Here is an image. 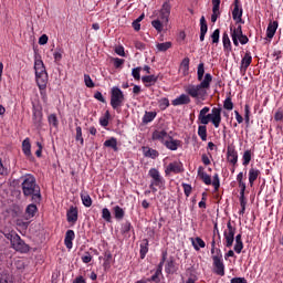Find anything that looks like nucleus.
I'll return each instance as SVG.
<instances>
[{
  "mask_svg": "<svg viewBox=\"0 0 283 283\" xmlns=\"http://www.w3.org/2000/svg\"><path fill=\"white\" fill-rule=\"evenodd\" d=\"M115 54H118V56H125V48L123 45L116 46Z\"/></svg>",
  "mask_w": 283,
  "mask_h": 283,
  "instance_id": "60",
  "label": "nucleus"
},
{
  "mask_svg": "<svg viewBox=\"0 0 283 283\" xmlns=\"http://www.w3.org/2000/svg\"><path fill=\"white\" fill-rule=\"evenodd\" d=\"M32 145L30 144V138H25L22 142V151L25 156H31L32 155Z\"/></svg>",
  "mask_w": 283,
  "mask_h": 283,
  "instance_id": "31",
  "label": "nucleus"
},
{
  "mask_svg": "<svg viewBox=\"0 0 283 283\" xmlns=\"http://www.w3.org/2000/svg\"><path fill=\"white\" fill-rule=\"evenodd\" d=\"M209 27L207 25V20L205 19V15L200 18V32L206 33L208 32Z\"/></svg>",
  "mask_w": 283,
  "mask_h": 283,
  "instance_id": "46",
  "label": "nucleus"
},
{
  "mask_svg": "<svg viewBox=\"0 0 283 283\" xmlns=\"http://www.w3.org/2000/svg\"><path fill=\"white\" fill-rule=\"evenodd\" d=\"M123 103H125V94L118 86H113L111 90V107L118 109V107H123Z\"/></svg>",
  "mask_w": 283,
  "mask_h": 283,
  "instance_id": "8",
  "label": "nucleus"
},
{
  "mask_svg": "<svg viewBox=\"0 0 283 283\" xmlns=\"http://www.w3.org/2000/svg\"><path fill=\"white\" fill-rule=\"evenodd\" d=\"M148 176L151 178L149 189H151L153 193H156L158 189L156 187H164L165 186V179L163 176H160V171L156 168H150L148 171Z\"/></svg>",
  "mask_w": 283,
  "mask_h": 283,
  "instance_id": "7",
  "label": "nucleus"
},
{
  "mask_svg": "<svg viewBox=\"0 0 283 283\" xmlns=\"http://www.w3.org/2000/svg\"><path fill=\"white\" fill-rule=\"evenodd\" d=\"M181 70L184 72H189V57H185L180 64Z\"/></svg>",
  "mask_w": 283,
  "mask_h": 283,
  "instance_id": "56",
  "label": "nucleus"
},
{
  "mask_svg": "<svg viewBox=\"0 0 283 283\" xmlns=\"http://www.w3.org/2000/svg\"><path fill=\"white\" fill-rule=\"evenodd\" d=\"M198 136L201 138V140H207V126L201 125L198 127Z\"/></svg>",
  "mask_w": 283,
  "mask_h": 283,
  "instance_id": "42",
  "label": "nucleus"
},
{
  "mask_svg": "<svg viewBox=\"0 0 283 283\" xmlns=\"http://www.w3.org/2000/svg\"><path fill=\"white\" fill-rule=\"evenodd\" d=\"M242 8H240V1L234 0V8L232 10L233 21H235L237 23H244V21H242Z\"/></svg>",
  "mask_w": 283,
  "mask_h": 283,
  "instance_id": "16",
  "label": "nucleus"
},
{
  "mask_svg": "<svg viewBox=\"0 0 283 283\" xmlns=\"http://www.w3.org/2000/svg\"><path fill=\"white\" fill-rule=\"evenodd\" d=\"M22 193L24 198H31L32 202H41V187L36 184V178L25 175L22 178Z\"/></svg>",
  "mask_w": 283,
  "mask_h": 283,
  "instance_id": "2",
  "label": "nucleus"
},
{
  "mask_svg": "<svg viewBox=\"0 0 283 283\" xmlns=\"http://www.w3.org/2000/svg\"><path fill=\"white\" fill-rule=\"evenodd\" d=\"M210 109L209 106H205L200 111L198 119L201 125H209V123H212L213 127L218 129L222 123V107H213L209 114Z\"/></svg>",
  "mask_w": 283,
  "mask_h": 283,
  "instance_id": "3",
  "label": "nucleus"
},
{
  "mask_svg": "<svg viewBox=\"0 0 283 283\" xmlns=\"http://www.w3.org/2000/svg\"><path fill=\"white\" fill-rule=\"evenodd\" d=\"M104 147H111V149L118 151V140L115 137H112L104 142Z\"/></svg>",
  "mask_w": 283,
  "mask_h": 283,
  "instance_id": "30",
  "label": "nucleus"
},
{
  "mask_svg": "<svg viewBox=\"0 0 283 283\" xmlns=\"http://www.w3.org/2000/svg\"><path fill=\"white\" fill-rule=\"evenodd\" d=\"M212 43H220V29H216L211 34Z\"/></svg>",
  "mask_w": 283,
  "mask_h": 283,
  "instance_id": "49",
  "label": "nucleus"
},
{
  "mask_svg": "<svg viewBox=\"0 0 283 283\" xmlns=\"http://www.w3.org/2000/svg\"><path fill=\"white\" fill-rule=\"evenodd\" d=\"M81 200H82L84 207H92V197H90V195H87V192L81 193Z\"/></svg>",
  "mask_w": 283,
  "mask_h": 283,
  "instance_id": "40",
  "label": "nucleus"
},
{
  "mask_svg": "<svg viewBox=\"0 0 283 283\" xmlns=\"http://www.w3.org/2000/svg\"><path fill=\"white\" fill-rule=\"evenodd\" d=\"M252 61H253V56H251V52L247 51L244 56L241 60V66H240L241 72H247Z\"/></svg>",
  "mask_w": 283,
  "mask_h": 283,
  "instance_id": "19",
  "label": "nucleus"
},
{
  "mask_svg": "<svg viewBox=\"0 0 283 283\" xmlns=\"http://www.w3.org/2000/svg\"><path fill=\"white\" fill-rule=\"evenodd\" d=\"M142 151H143L145 158H151L153 160L158 158V156H160L158 150H156L154 148H149L148 146H143Z\"/></svg>",
  "mask_w": 283,
  "mask_h": 283,
  "instance_id": "20",
  "label": "nucleus"
},
{
  "mask_svg": "<svg viewBox=\"0 0 283 283\" xmlns=\"http://www.w3.org/2000/svg\"><path fill=\"white\" fill-rule=\"evenodd\" d=\"M147 241L144 244H140V258L142 260H145V255H147V253L149 252V248L147 247Z\"/></svg>",
  "mask_w": 283,
  "mask_h": 283,
  "instance_id": "48",
  "label": "nucleus"
},
{
  "mask_svg": "<svg viewBox=\"0 0 283 283\" xmlns=\"http://www.w3.org/2000/svg\"><path fill=\"white\" fill-rule=\"evenodd\" d=\"M184 192H185V196H187V198H189V196H191V185L184 184Z\"/></svg>",
  "mask_w": 283,
  "mask_h": 283,
  "instance_id": "61",
  "label": "nucleus"
},
{
  "mask_svg": "<svg viewBox=\"0 0 283 283\" xmlns=\"http://www.w3.org/2000/svg\"><path fill=\"white\" fill-rule=\"evenodd\" d=\"M42 119H43V113H41V111H33L34 123H41Z\"/></svg>",
  "mask_w": 283,
  "mask_h": 283,
  "instance_id": "52",
  "label": "nucleus"
},
{
  "mask_svg": "<svg viewBox=\"0 0 283 283\" xmlns=\"http://www.w3.org/2000/svg\"><path fill=\"white\" fill-rule=\"evenodd\" d=\"M251 116V108L249 107V104L244 105V120L245 123H249Z\"/></svg>",
  "mask_w": 283,
  "mask_h": 283,
  "instance_id": "55",
  "label": "nucleus"
},
{
  "mask_svg": "<svg viewBox=\"0 0 283 283\" xmlns=\"http://www.w3.org/2000/svg\"><path fill=\"white\" fill-rule=\"evenodd\" d=\"M259 177H260V169L250 168V170H249L250 187H253V184L255 182V180H258Z\"/></svg>",
  "mask_w": 283,
  "mask_h": 283,
  "instance_id": "28",
  "label": "nucleus"
},
{
  "mask_svg": "<svg viewBox=\"0 0 283 283\" xmlns=\"http://www.w3.org/2000/svg\"><path fill=\"white\" fill-rule=\"evenodd\" d=\"M142 81H143L145 87H151L153 85H156V83H158V76L157 75H145L142 77Z\"/></svg>",
  "mask_w": 283,
  "mask_h": 283,
  "instance_id": "24",
  "label": "nucleus"
},
{
  "mask_svg": "<svg viewBox=\"0 0 283 283\" xmlns=\"http://www.w3.org/2000/svg\"><path fill=\"white\" fill-rule=\"evenodd\" d=\"M218 17H220V0H212L211 22L216 23Z\"/></svg>",
  "mask_w": 283,
  "mask_h": 283,
  "instance_id": "22",
  "label": "nucleus"
},
{
  "mask_svg": "<svg viewBox=\"0 0 283 283\" xmlns=\"http://www.w3.org/2000/svg\"><path fill=\"white\" fill-rule=\"evenodd\" d=\"M113 211L116 220H123L125 218V210H123V208L119 206H115Z\"/></svg>",
  "mask_w": 283,
  "mask_h": 283,
  "instance_id": "34",
  "label": "nucleus"
},
{
  "mask_svg": "<svg viewBox=\"0 0 283 283\" xmlns=\"http://www.w3.org/2000/svg\"><path fill=\"white\" fill-rule=\"evenodd\" d=\"M82 262L84 264H90V262H92V254H90V252H85L84 255H82Z\"/></svg>",
  "mask_w": 283,
  "mask_h": 283,
  "instance_id": "59",
  "label": "nucleus"
},
{
  "mask_svg": "<svg viewBox=\"0 0 283 283\" xmlns=\"http://www.w3.org/2000/svg\"><path fill=\"white\" fill-rule=\"evenodd\" d=\"M36 211H39V209L36 208V205L34 203L29 205L25 209L27 218H34Z\"/></svg>",
  "mask_w": 283,
  "mask_h": 283,
  "instance_id": "32",
  "label": "nucleus"
},
{
  "mask_svg": "<svg viewBox=\"0 0 283 283\" xmlns=\"http://www.w3.org/2000/svg\"><path fill=\"white\" fill-rule=\"evenodd\" d=\"M227 160L230 165H238V150H235V146H228L227 148Z\"/></svg>",
  "mask_w": 283,
  "mask_h": 283,
  "instance_id": "15",
  "label": "nucleus"
},
{
  "mask_svg": "<svg viewBox=\"0 0 283 283\" xmlns=\"http://www.w3.org/2000/svg\"><path fill=\"white\" fill-rule=\"evenodd\" d=\"M75 130H76L75 140L77 143H81L82 146H84L85 145V139H83V128H81V126H77L75 128Z\"/></svg>",
  "mask_w": 283,
  "mask_h": 283,
  "instance_id": "39",
  "label": "nucleus"
},
{
  "mask_svg": "<svg viewBox=\"0 0 283 283\" xmlns=\"http://www.w3.org/2000/svg\"><path fill=\"white\" fill-rule=\"evenodd\" d=\"M242 249H244V243L242 241H235V244H234L235 253H242Z\"/></svg>",
  "mask_w": 283,
  "mask_h": 283,
  "instance_id": "58",
  "label": "nucleus"
},
{
  "mask_svg": "<svg viewBox=\"0 0 283 283\" xmlns=\"http://www.w3.org/2000/svg\"><path fill=\"white\" fill-rule=\"evenodd\" d=\"M230 36L232 39V43L233 45H235V48H238L241 43V45H247V43H249V36H247L243 32H242V25H238V27H230Z\"/></svg>",
  "mask_w": 283,
  "mask_h": 283,
  "instance_id": "6",
  "label": "nucleus"
},
{
  "mask_svg": "<svg viewBox=\"0 0 283 283\" xmlns=\"http://www.w3.org/2000/svg\"><path fill=\"white\" fill-rule=\"evenodd\" d=\"M49 125L52 127H59V118L56 117V114H51L48 117Z\"/></svg>",
  "mask_w": 283,
  "mask_h": 283,
  "instance_id": "44",
  "label": "nucleus"
},
{
  "mask_svg": "<svg viewBox=\"0 0 283 283\" xmlns=\"http://www.w3.org/2000/svg\"><path fill=\"white\" fill-rule=\"evenodd\" d=\"M184 171L185 169L182 168V163L180 161H172L165 169L166 176H170L171 174H182Z\"/></svg>",
  "mask_w": 283,
  "mask_h": 283,
  "instance_id": "13",
  "label": "nucleus"
},
{
  "mask_svg": "<svg viewBox=\"0 0 283 283\" xmlns=\"http://www.w3.org/2000/svg\"><path fill=\"white\" fill-rule=\"evenodd\" d=\"M203 78H205V63H200L197 69V80L200 81V83H202V81H205Z\"/></svg>",
  "mask_w": 283,
  "mask_h": 283,
  "instance_id": "38",
  "label": "nucleus"
},
{
  "mask_svg": "<svg viewBox=\"0 0 283 283\" xmlns=\"http://www.w3.org/2000/svg\"><path fill=\"white\" fill-rule=\"evenodd\" d=\"M190 241L195 251H200V249H205V247H207V243H205V240L200 237L190 238Z\"/></svg>",
  "mask_w": 283,
  "mask_h": 283,
  "instance_id": "25",
  "label": "nucleus"
},
{
  "mask_svg": "<svg viewBox=\"0 0 283 283\" xmlns=\"http://www.w3.org/2000/svg\"><path fill=\"white\" fill-rule=\"evenodd\" d=\"M252 156H253V153L249 149L243 153V156H242V160H243L242 166L243 167H247L249 165V163H251Z\"/></svg>",
  "mask_w": 283,
  "mask_h": 283,
  "instance_id": "36",
  "label": "nucleus"
},
{
  "mask_svg": "<svg viewBox=\"0 0 283 283\" xmlns=\"http://www.w3.org/2000/svg\"><path fill=\"white\" fill-rule=\"evenodd\" d=\"M48 35L46 34H42L39 39V45H46L48 44Z\"/></svg>",
  "mask_w": 283,
  "mask_h": 283,
  "instance_id": "63",
  "label": "nucleus"
},
{
  "mask_svg": "<svg viewBox=\"0 0 283 283\" xmlns=\"http://www.w3.org/2000/svg\"><path fill=\"white\" fill-rule=\"evenodd\" d=\"M182 142L178 139H174V137L169 136L165 142V147L168 148L170 151H177L178 147H180Z\"/></svg>",
  "mask_w": 283,
  "mask_h": 283,
  "instance_id": "17",
  "label": "nucleus"
},
{
  "mask_svg": "<svg viewBox=\"0 0 283 283\" xmlns=\"http://www.w3.org/2000/svg\"><path fill=\"white\" fill-rule=\"evenodd\" d=\"M163 280V263L158 264L155 273L147 279V282L150 283H160V281Z\"/></svg>",
  "mask_w": 283,
  "mask_h": 283,
  "instance_id": "18",
  "label": "nucleus"
},
{
  "mask_svg": "<svg viewBox=\"0 0 283 283\" xmlns=\"http://www.w3.org/2000/svg\"><path fill=\"white\" fill-rule=\"evenodd\" d=\"M102 218L106 222H112V212H109V209L103 208V210H102Z\"/></svg>",
  "mask_w": 283,
  "mask_h": 283,
  "instance_id": "45",
  "label": "nucleus"
},
{
  "mask_svg": "<svg viewBox=\"0 0 283 283\" xmlns=\"http://www.w3.org/2000/svg\"><path fill=\"white\" fill-rule=\"evenodd\" d=\"M198 176L205 185H212L214 187V191L220 189V176H218V174L213 176V180L211 181V177L205 171V167L200 166L198 168Z\"/></svg>",
  "mask_w": 283,
  "mask_h": 283,
  "instance_id": "9",
  "label": "nucleus"
},
{
  "mask_svg": "<svg viewBox=\"0 0 283 283\" xmlns=\"http://www.w3.org/2000/svg\"><path fill=\"white\" fill-rule=\"evenodd\" d=\"M214 273L224 276V262H222V250L217 249V254L212 255Z\"/></svg>",
  "mask_w": 283,
  "mask_h": 283,
  "instance_id": "11",
  "label": "nucleus"
},
{
  "mask_svg": "<svg viewBox=\"0 0 283 283\" xmlns=\"http://www.w3.org/2000/svg\"><path fill=\"white\" fill-rule=\"evenodd\" d=\"M223 107H224V109H228L229 112H231V109H233V102L231 101V97H227L224 99Z\"/></svg>",
  "mask_w": 283,
  "mask_h": 283,
  "instance_id": "50",
  "label": "nucleus"
},
{
  "mask_svg": "<svg viewBox=\"0 0 283 283\" xmlns=\"http://www.w3.org/2000/svg\"><path fill=\"white\" fill-rule=\"evenodd\" d=\"M159 107L160 109H167L169 107V99L167 97H164L159 101Z\"/></svg>",
  "mask_w": 283,
  "mask_h": 283,
  "instance_id": "57",
  "label": "nucleus"
},
{
  "mask_svg": "<svg viewBox=\"0 0 283 283\" xmlns=\"http://www.w3.org/2000/svg\"><path fill=\"white\" fill-rule=\"evenodd\" d=\"M231 283H247V279L244 277H233L230 281Z\"/></svg>",
  "mask_w": 283,
  "mask_h": 283,
  "instance_id": "64",
  "label": "nucleus"
},
{
  "mask_svg": "<svg viewBox=\"0 0 283 283\" xmlns=\"http://www.w3.org/2000/svg\"><path fill=\"white\" fill-rule=\"evenodd\" d=\"M174 269H176V263L174 262V259H170L169 261H167L166 265H165V271L166 273H174Z\"/></svg>",
  "mask_w": 283,
  "mask_h": 283,
  "instance_id": "43",
  "label": "nucleus"
},
{
  "mask_svg": "<svg viewBox=\"0 0 283 283\" xmlns=\"http://www.w3.org/2000/svg\"><path fill=\"white\" fill-rule=\"evenodd\" d=\"M154 118H156V112H146L143 117L144 125L151 123V120H154Z\"/></svg>",
  "mask_w": 283,
  "mask_h": 283,
  "instance_id": "37",
  "label": "nucleus"
},
{
  "mask_svg": "<svg viewBox=\"0 0 283 283\" xmlns=\"http://www.w3.org/2000/svg\"><path fill=\"white\" fill-rule=\"evenodd\" d=\"M189 103H191V97L188 94H181L172 101L175 107H178V105H189Z\"/></svg>",
  "mask_w": 283,
  "mask_h": 283,
  "instance_id": "21",
  "label": "nucleus"
},
{
  "mask_svg": "<svg viewBox=\"0 0 283 283\" xmlns=\"http://www.w3.org/2000/svg\"><path fill=\"white\" fill-rule=\"evenodd\" d=\"M158 52H167L171 48V42H163L156 45Z\"/></svg>",
  "mask_w": 283,
  "mask_h": 283,
  "instance_id": "41",
  "label": "nucleus"
},
{
  "mask_svg": "<svg viewBox=\"0 0 283 283\" xmlns=\"http://www.w3.org/2000/svg\"><path fill=\"white\" fill-rule=\"evenodd\" d=\"M213 81V76L210 73H206L203 80L199 84H188L184 86V91L191 98H196V101H200L207 96V90L211 87V82Z\"/></svg>",
  "mask_w": 283,
  "mask_h": 283,
  "instance_id": "1",
  "label": "nucleus"
},
{
  "mask_svg": "<svg viewBox=\"0 0 283 283\" xmlns=\"http://www.w3.org/2000/svg\"><path fill=\"white\" fill-rule=\"evenodd\" d=\"M84 83L86 85V87H94V81H92V77L87 74L84 75Z\"/></svg>",
  "mask_w": 283,
  "mask_h": 283,
  "instance_id": "53",
  "label": "nucleus"
},
{
  "mask_svg": "<svg viewBox=\"0 0 283 283\" xmlns=\"http://www.w3.org/2000/svg\"><path fill=\"white\" fill-rule=\"evenodd\" d=\"M99 125H102V127H107V125H109V111L105 113L104 117L99 118Z\"/></svg>",
  "mask_w": 283,
  "mask_h": 283,
  "instance_id": "47",
  "label": "nucleus"
},
{
  "mask_svg": "<svg viewBox=\"0 0 283 283\" xmlns=\"http://www.w3.org/2000/svg\"><path fill=\"white\" fill-rule=\"evenodd\" d=\"M129 231H132V223L129 221H126L122 226V233H129Z\"/></svg>",
  "mask_w": 283,
  "mask_h": 283,
  "instance_id": "54",
  "label": "nucleus"
},
{
  "mask_svg": "<svg viewBox=\"0 0 283 283\" xmlns=\"http://www.w3.org/2000/svg\"><path fill=\"white\" fill-rule=\"evenodd\" d=\"M171 14V4L169 2H164L161 9L159 10V19L151 22L153 28L157 32H163V23L167 25L169 23V15Z\"/></svg>",
  "mask_w": 283,
  "mask_h": 283,
  "instance_id": "5",
  "label": "nucleus"
},
{
  "mask_svg": "<svg viewBox=\"0 0 283 283\" xmlns=\"http://www.w3.org/2000/svg\"><path fill=\"white\" fill-rule=\"evenodd\" d=\"M151 138L153 140H158L159 143L165 145V143H167V139L169 138V133H167V130L165 129H157L153 132Z\"/></svg>",
  "mask_w": 283,
  "mask_h": 283,
  "instance_id": "14",
  "label": "nucleus"
},
{
  "mask_svg": "<svg viewBox=\"0 0 283 283\" xmlns=\"http://www.w3.org/2000/svg\"><path fill=\"white\" fill-rule=\"evenodd\" d=\"M124 63H125V60H123V59H119V57L114 59V66L116 69L120 67Z\"/></svg>",
  "mask_w": 283,
  "mask_h": 283,
  "instance_id": "62",
  "label": "nucleus"
},
{
  "mask_svg": "<svg viewBox=\"0 0 283 283\" xmlns=\"http://www.w3.org/2000/svg\"><path fill=\"white\" fill-rule=\"evenodd\" d=\"M244 179V172H239L237 175V182L239 184V188L241 189V191H247V184H244L243 181Z\"/></svg>",
  "mask_w": 283,
  "mask_h": 283,
  "instance_id": "35",
  "label": "nucleus"
},
{
  "mask_svg": "<svg viewBox=\"0 0 283 283\" xmlns=\"http://www.w3.org/2000/svg\"><path fill=\"white\" fill-rule=\"evenodd\" d=\"M227 229L228 230H224L223 232V237L227 249H231L233 247V242H235V227L231 224V221H228Z\"/></svg>",
  "mask_w": 283,
  "mask_h": 283,
  "instance_id": "12",
  "label": "nucleus"
},
{
  "mask_svg": "<svg viewBox=\"0 0 283 283\" xmlns=\"http://www.w3.org/2000/svg\"><path fill=\"white\" fill-rule=\"evenodd\" d=\"M74 238H76V234L74 233V230H67L65 233L64 244L66 249H72Z\"/></svg>",
  "mask_w": 283,
  "mask_h": 283,
  "instance_id": "26",
  "label": "nucleus"
},
{
  "mask_svg": "<svg viewBox=\"0 0 283 283\" xmlns=\"http://www.w3.org/2000/svg\"><path fill=\"white\" fill-rule=\"evenodd\" d=\"M143 69L140 66L133 69L132 76L135 78V81H140V71Z\"/></svg>",
  "mask_w": 283,
  "mask_h": 283,
  "instance_id": "51",
  "label": "nucleus"
},
{
  "mask_svg": "<svg viewBox=\"0 0 283 283\" xmlns=\"http://www.w3.org/2000/svg\"><path fill=\"white\" fill-rule=\"evenodd\" d=\"M10 242L12 249L19 253H28L30 251V245H28L19 234L11 235Z\"/></svg>",
  "mask_w": 283,
  "mask_h": 283,
  "instance_id": "10",
  "label": "nucleus"
},
{
  "mask_svg": "<svg viewBox=\"0 0 283 283\" xmlns=\"http://www.w3.org/2000/svg\"><path fill=\"white\" fill-rule=\"evenodd\" d=\"M67 222L76 223L78 220V209L76 207H71L66 212Z\"/></svg>",
  "mask_w": 283,
  "mask_h": 283,
  "instance_id": "23",
  "label": "nucleus"
},
{
  "mask_svg": "<svg viewBox=\"0 0 283 283\" xmlns=\"http://www.w3.org/2000/svg\"><path fill=\"white\" fill-rule=\"evenodd\" d=\"M275 32H277V21L270 22L266 29L268 39H273Z\"/></svg>",
  "mask_w": 283,
  "mask_h": 283,
  "instance_id": "27",
  "label": "nucleus"
},
{
  "mask_svg": "<svg viewBox=\"0 0 283 283\" xmlns=\"http://www.w3.org/2000/svg\"><path fill=\"white\" fill-rule=\"evenodd\" d=\"M0 283H14V279L12 277V274L2 272L0 274Z\"/></svg>",
  "mask_w": 283,
  "mask_h": 283,
  "instance_id": "33",
  "label": "nucleus"
},
{
  "mask_svg": "<svg viewBox=\"0 0 283 283\" xmlns=\"http://www.w3.org/2000/svg\"><path fill=\"white\" fill-rule=\"evenodd\" d=\"M222 43H223V49L226 52H231V39L229 38V33L224 32L222 34Z\"/></svg>",
  "mask_w": 283,
  "mask_h": 283,
  "instance_id": "29",
  "label": "nucleus"
},
{
  "mask_svg": "<svg viewBox=\"0 0 283 283\" xmlns=\"http://www.w3.org/2000/svg\"><path fill=\"white\" fill-rule=\"evenodd\" d=\"M34 71L39 90H45V87H48V71H45L43 60L36 59L34 61Z\"/></svg>",
  "mask_w": 283,
  "mask_h": 283,
  "instance_id": "4",
  "label": "nucleus"
}]
</instances>
